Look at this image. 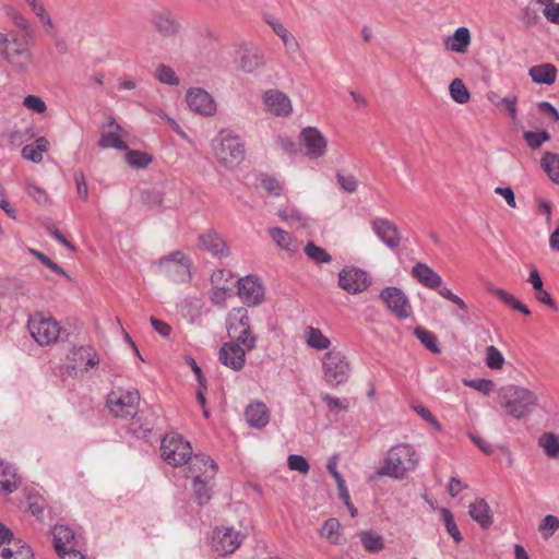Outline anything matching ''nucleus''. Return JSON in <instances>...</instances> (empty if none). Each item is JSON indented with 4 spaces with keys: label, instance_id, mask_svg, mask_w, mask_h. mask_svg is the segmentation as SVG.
<instances>
[{
    "label": "nucleus",
    "instance_id": "1",
    "mask_svg": "<svg viewBox=\"0 0 559 559\" xmlns=\"http://www.w3.org/2000/svg\"><path fill=\"white\" fill-rule=\"evenodd\" d=\"M485 395L491 392L497 394L499 405L504 412L514 417L522 418L533 411L536 404V396L525 386H474Z\"/></svg>",
    "mask_w": 559,
    "mask_h": 559
},
{
    "label": "nucleus",
    "instance_id": "2",
    "mask_svg": "<svg viewBox=\"0 0 559 559\" xmlns=\"http://www.w3.org/2000/svg\"><path fill=\"white\" fill-rule=\"evenodd\" d=\"M215 162L226 170H234L246 158V144L241 136L231 131H221L211 142Z\"/></svg>",
    "mask_w": 559,
    "mask_h": 559
},
{
    "label": "nucleus",
    "instance_id": "3",
    "mask_svg": "<svg viewBox=\"0 0 559 559\" xmlns=\"http://www.w3.org/2000/svg\"><path fill=\"white\" fill-rule=\"evenodd\" d=\"M417 465L418 456L415 449L411 444L401 443L388 451L383 465L378 469L377 474L394 479H404Z\"/></svg>",
    "mask_w": 559,
    "mask_h": 559
},
{
    "label": "nucleus",
    "instance_id": "4",
    "mask_svg": "<svg viewBox=\"0 0 559 559\" xmlns=\"http://www.w3.org/2000/svg\"><path fill=\"white\" fill-rule=\"evenodd\" d=\"M99 356L91 346H80L72 348L66 357L64 365L61 367V374L73 380L82 379L83 374L99 365Z\"/></svg>",
    "mask_w": 559,
    "mask_h": 559
},
{
    "label": "nucleus",
    "instance_id": "5",
    "mask_svg": "<svg viewBox=\"0 0 559 559\" xmlns=\"http://www.w3.org/2000/svg\"><path fill=\"white\" fill-rule=\"evenodd\" d=\"M26 325L32 338L39 346L57 343L62 330L53 317L39 311L28 317Z\"/></svg>",
    "mask_w": 559,
    "mask_h": 559
},
{
    "label": "nucleus",
    "instance_id": "6",
    "mask_svg": "<svg viewBox=\"0 0 559 559\" xmlns=\"http://www.w3.org/2000/svg\"><path fill=\"white\" fill-rule=\"evenodd\" d=\"M140 394L135 388L115 386L108 394L106 406L115 417L127 418L136 414Z\"/></svg>",
    "mask_w": 559,
    "mask_h": 559
},
{
    "label": "nucleus",
    "instance_id": "7",
    "mask_svg": "<svg viewBox=\"0 0 559 559\" xmlns=\"http://www.w3.org/2000/svg\"><path fill=\"white\" fill-rule=\"evenodd\" d=\"M31 45L32 38L26 33L13 35L5 45L4 58L16 71L25 72L33 66Z\"/></svg>",
    "mask_w": 559,
    "mask_h": 559
},
{
    "label": "nucleus",
    "instance_id": "8",
    "mask_svg": "<svg viewBox=\"0 0 559 559\" xmlns=\"http://www.w3.org/2000/svg\"><path fill=\"white\" fill-rule=\"evenodd\" d=\"M157 266L159 273L174 283H186L191 280L192 261L181 251L162 257Z\"/></svg>",
    "mask_w": 559,
    "mask_h": 559
},
{
    "label": "nucleus",
    "instance_id": "9",
    "mask_svg": "<svg viewBox=\"0 0 559 559\" xmlns=\"http://www.w3.org/2000/svg\"><path fill=\"white\" fill-rule=\"evenodd\" d=\"M412 274L423 286L437 290L442 298L451 301L462 311H467L465 301L461 297L453 294L448 287H442V277L430 266L424 263H417L413 267Z\"/></svg>",
    "mask_w": 559,
    "mask_h": 559
},
{
    "label": "nucleus",
    "instance_id": "10",
    "mask_svg": "<svg viewBox=\"0 0 559 559\" xmlns=\"http://www.w3.org/2000/svg\"><path fill=\"white\" fill-rule=\"evenodd\" d=\"M162 457L173 466H181L188 463L192 455L191 444L177 432L168 433L160 444Z\"/></svg>",
    "mask_w": 559,
    "mask_h": 559
},
{
    "label": "nucleus",
    "instance_id": "11",
    "mask_svg": "<svg viewBox=\"0 0 559 559\" xmlns=\"http://www.w3.org/2000/svg\"><path fill=\"white\" fill-rule=\"evenodd\" d=\"M322 369L324 379L329 383L342 384L349 379L350 366L341 352H328L322 360Z\"/></svg>",
    "mask_w": 559,
    "mask_h": 559
},
{
    "label": "nucleus",
    "instance_id": "12",
    "mask_svg": "<svg viewBox=\"0 0 559 559\" xmlns=\"http://www.w3.org/2000/svg\"><path fill=\"white\" fill-rule=\"evenodd\" d=\"M379 298L396 319L406 320L413 316L412 304L401 288L385 287L380 292Z\"/></svg>",
    "mask_w": 559,
    "mask_h": 559
},
{
    "label": "nucleus",
    "instance_id": "13",
    "mask_svg": "<svg viewBox=\"0 0 559 559\" xmlns=\"http://www.w3.org/2000/svg\"><path fill=\"white\" fill-rule=\"evenodd\" d=\"M262 104L265 112L278 118H287L293 112L290 98L277 88L266 90L262 94Z\"/></svg>",
    "mask_w": 559,
    "mask_h": 559
},
{
    "label": "nucleus",
    "instance_id": "14",
    "mask_svg": "<svg viewBox=\"0 0 559 559\" xmlns=\"http://www.w3.org/2000/svg\"><path fill=\"white\" fill-rule=\"evenodd\" d=\"M305 154L310 159L323 157L328 151V139L314 127L304 128L300 132Z\"/></svg>",
    "mask_w": 559,
    "mask_h": 559
},
{
    "label": "nucleus",
    "instance_id": "15",
    "mask_svg": "<svg viewBox=\"0 0 559 559\" xmlns=\"http://www.w3.org/2000/svg\"><path fill=\"white\" fill-rule=\"evenodd\" d=\"M151 25L163 37L177 36L181 31V24L175 14L168 9H157L151 13Z\"/></svg>",
    "mask_w": 559,
    "mask_h": 559
},
{
    "label": "nucleus",
    "instance_id": "16",
    "mask_svg": "<svg viewBox=\"0 0 559 559\" xmlns=\"http://www.w3.org/2000/svg\"><path fill=\"white\" fill-rule=\"evenodd\" d=\"M212 544L219 555H230L240 546L241 536L233 527H217L213 533Z\"/></svg>",
    "mask_w": 559,
    "mask_h": 559
},
{
    "label": "nucleus",
    "instance_id": "17",
    "mask_svg": "<svg viewBox=\"0 0 559 559\" xmlns=\"http://www.w3.org/2000/svg\"><path fill=\"white\" fill-rule=\"evenodd\" d=\"M338 285L349 294H359L369 286L367 274L357 267H345L338 274Z\"/></svg>",
    "mask_w": 559,
    "mask_h": 559
},
{
    "label": "nucleus",
    "instance_id": "18",
    "mask_svg": "<svg viewBox=\"0 0 559 559\" xmlns=\"http://www.w3.org/2000/svg\"><path fill=\"white\" fill-rule=\"evenodd\" d=\"M189 108L201 116H213L216 112V104L213 97L202 88H191L186 96Z\"/></svg>",
    "mask_w": 559,
    "mask_h": 559
},
{
    "label": "nucleus",
    "instance_id": "19",
    "mask_svg": "<svg viewBox=\"0 0 559 559\" xmlns=\"http://www.w3.org/2000/svg\"><path fill=\"white\" fill-rule=\"evenodd\" d=\"M238 295L248 306H258L263 301L264 288L258 278L246 276L238 281Z\"/></svg>",
    "mask_w": 559,
    "mask_h": 559
},
{
    "label": "nucleus",
    "instance_id": "20",
    "mask_svg": "<svg viewBox=\"0 0 559 559\" xmlns=\"http://www.w3.org/2000/svg\"><path fill=\"white\" fill-rule=\"evenodd\" d=\"M124 136V130L115 119H110L102 128L98 145L103 148L127 150V144L123 141Z\"/></svg>",
    "mask_w": 559,
    "mask_h": 559
},
{
    "label": "nucleus",
    "instance_id": "21",
    "mask_svg": "<svg viewBox=\"0 0 559 559\" xmlns=\"http://www.w3.org/2000/svg\"><path fill=\"white\" fill-rule=\"evenodd\" d=\"M246 352L238 343L227 342L221 347L218 358L223 365L240 370L246 361Z\"/></svg>",
    "mask_w": 559,
    "mask_h": 559
},
{
    "label": "nucleus",
    "instance_id": "22",
    "mask_svg": "<svg viewBox=\"0 0 559 559\" xmlns=\"http://www.w3.org/2000/svg\"><path fill=\"white\" fill-rule=\"evenodd\" d=\"M374 234L391 249L400 246V234L396 225L386 218H376L371 222Z\"/></svg>",
    "mask_w": 559,
    "mask_h": 559
},
{
    "label": "nucleus",
    "instance_id": "23",
    "mask_svg": "<svg viewBox=\"0 0 559 559\" xmlns=\"http://www.w3.org/2000/svg\"><path fill=\"white\" fill-rule=\"evenodd\" d=\"M472 44V33L468 27H457L452 35L443 39L445 50L464 55L468 51Z\"/></svg>",
    "mask_w": 559,
    "mask_h": 559
},
{
    "label": "nucleus",
    "instance_id": "24",
    "mask_svg": "<svg viewBox=\"0 0 559 559\" xmlns=\"http://www.w3.org/2000/svg\"><path fill=\"white\" fill-rule=\"evenodd\" d=\"M188 463V471L193 476V479L197 475H201L203 478H214L216 475V463L204 454L191 455Z\"/></svg>",
    "mask_w": 559,
    "mask_h": 559
},
{
    "label": "nucleus",
    "instance_id": "25",
    "mask_svg": "<svg viewBox=\"0 0 559 559\" xmlns=\"http://www.w3.org/2000/svg\"><path fill=\"white\" fill-rule=\"evenodd\" d=\"M267 234L280 250L285 251L289 255L298 252L299 242L289 231L280 227H271L267 229Z\"/></svg>",
    "mask_w": 559,
    "mask_h": 559
},
{
    "label": "nucleus",
    "instance_id": "26",
    "mask_svg": "<svg viewBox=\"0 0 559 559\" xmlns=\"http://www.w3.org/2000/svg\"><path fill=\"white\" fill-rule=\"evenodd\" d=\"M199 241L201 248L214 257L221 258L228 253L225 240L216 231L210 230L204 233L200 236Z\"/></svg>",
    "mask_w": 559,
    "mask_h": 559
},
{
    "label": "nucleus",
    "instance_id": "27",
    "mask_svg": "<svg viewBox=\"0 0 559 559\" xmlns=\"http://www.w3.org/2000/svg\"><path fill=\"white\" fill-rule=\"evenodd\" d=\"M468 514L481 528H488L493 523L490 507L483 498H478L469 504Z\"/></svg>",
    "mask_w": 559,
    "mask_h": 559
},
{
    "label": "nucleus",
    "instance_id": "28",
    "mask_svg": "<svg viewBox=\"0 0 559 559\" xmlns=\"http://www.w3.org/2000/svg\"><path fill=\"white\" fill-rule=\"evenodd\" d=\"M245 416L248 424L258 429L265 427L270 421L269 409L260 402L249 404L246 408Z\"/></svg>",
    "mask_w": 559,
    "mask_h": 559
},
{
    "label": "nucleus",
    "instance_id": "29",
    "mask_svg": "<svg viewBox=\"0 0 559 559\" xmlns=\"http://www.w3.org/2000/svg\"><path fill=\"white\" fill-rule=\"evenodd\" d=\"M53 546L58 555L73 549L74 533L64 525H56L52 530Z\"/></svg>",
    "mask_w": 559,
    "mask_h": 559
},
{
    "label": "nucleus",
    "instance_id": "30",
    "mask_svg": "<svg viewBox=\"0 0 559 559\" xmlns=\"http://www.w3.org/2000/svg\"><path fill=\"white\" fill-rule=\"evenodd\" d=\"M557 74V68L551 63H542L528 69V75L536 84L551 85L556 82Z\"/></svg>",
    "mask_w": 559,
    "mask_h": 559
},
{
    "label": "nucleus",
    "instance_id": "31",
    "mask_svg": "<svg viewBox=\"0 0 559 559\" xmlns=\"http://www.w3.org/2000/svg\"><path fill=\"white\" fill-rule=\"evenodd\" d=\"M50 147L49 141L45 136L37 138L33 143L25 145L22 148V157L33 163H41L44 153Z\"/></svg>",
    "mask_w": 559,
    "mask_h": 559
},
{
    "label": "nucleus",
    "instance_id": "32",
    "mask_svg": "<svg viewBox=\"0 0 559 559\" xmlns=\"http://www.w3.org/2000/svg\"><path fill=\"white\" fill-rule=\"evenodd\" d=\"M227 332L231 336L250 325V319L246 308H234L227 316Z\"/></svg>",
    "mask_w": 559,
    "mask_h": 559
},
{
    "label": "nucleus",
    "instance_id": "33",
    "mask_svg": "<svg viewBox=\"0 0 559 559\" xmlns=\"http://www.w3.org/2000/svg\"><path fill=\"white\" fill-rule=\"evenodd\" d=\"M20 486V478L17 477L15 469L0 460V491L4 493H11L16 490Z\"/></svg>",
    "mask_w": 559,
    "mask_h": 559
},
{
    "label": "nucleus",
    "instance_id": "34",
    "mask_svg": "<svg viewBox=\"0 0 559 559\" xmlns=\"http://www.w3.org/2000/svg\"><path fill=\"white\" fill-rule=\"evenodd\" d=\"M273 32L282 39L287 52L294 53L299 50V43L296 37L286 28V26L275 20L267 21Z\"/></svg>",
    "mask_w": 559,
    "mask_h": 559
},
{
    "label": "nucleus",
    "instance_id": "35",
    "mask_svg": "<svg viewBox=\"0 0 559 559\" xmlns=\"http://www.w3.org/2000/svg\"><path fill=\"white\" fill-rule=\"evenodd\" d=\"M0 559H34V552L21 540L13 542V546H0Z\"/></svg>",
    "mask_w": 559,
    "mask_h": 559
},
{
    "label": "nucleus",
    "instance_id": "36",
    "mask_svg": "<svg viewBox=\"0 0 559 559\" xmlns=\"http://www.w3.org/2000/svg\"><path fill=\"white\" fill-rule=\"evenodd\" d=\"M486 97L497 108H503L513 120L516 119L518 97L515 95L501 97L498 93L490 91L486 94Z\"/></svg>",
    "mask_w": 559,
    "mask_h": 559
},
{
    "label": "nucleus",
    "instance_id": "37",
    "mask_svg": "<svg viewBox=\"0 0 559 559\" xmlns=\"http://www.w3.org/2000/svg\"><path fill=\"white\" fill-rule=\"evenodd\" d=\"M213 478H203L201 475H197L193 479L192 488L195 501L203 506L211 499V487L210 481Z\"/></svg>",
    "mask_w": 559,
    "mask_h": 559
},
{
    "label": "nucleus",
    "instance_id": "38",
    "mask_svg": "<svg viewBox=\"0 0 559 559\" xmlns=\"http://www.w3.org/2000/svg\"><path fill=\"white\" fill-rule=\"evenodd\" d=\"M306 342L308 346L317 349L324 350L331 346V341L328 336L323 334V332L313 326L306 328Z\"/></svg>",
    "mask_w": 559,
    "mask_h": 559
},
{
    "label": "nucleus",
    "instance_id": "39",
    "mask_svg": "<svg viewBox=\"0 0 559 559\" xmlns=\"http://www.w3.org/2000/svg\"><path fill=\"white\" fill-rule=\"evenodd\" d=\"M538 445L550 459L559 457V436L554 432H544L538 438Z\"/></svg>",
    "mask_w": 559,
    "mask_h": 559
},
{
    "label": "nucleus",
    "instance_id": "40",
    "mask_svg": "<svg viewBox=\"0 0 559 559\" xmlns=\"http://www.w3.org/2000/svg\"><path fill=\"white\" fill-rule=\"evenodd\" d=\"M542 167L549 179L559 185V155L550 152L545 153L542 158Z\"/></svg>",
    "mask_w": 559,
    "mask_h": 559
},
{
    "label": "nucleus",
    "instance_id": "41",
    "mask_svg": "<svg viewBox=\"0 0 559 559\" xmlns=\"http://www.w3.org/2000/svg\"><path fill=\"white\" fill-rule=\"evenodd\" d=\"M449 92L451 98L460 105H464L471 99V93L462 79L456 78L452 80L449 85Z\"/></svg>",
    "mask_w": 559,
    "mask_h": 559
},
{
    "label": "nucleus",
    "instance_id": "42",
    "mask_svg": "<svg viewBox=\"0 0 559 559\" xmlns=\"http://www.w3.org/2000/svg\"><path fill=\"white\" fill-rule=\"evenodd\" d=\"M124 159L130 167L146 168L153 160V157L142 151L130 150L127 146Z\"/></svg>",
    "mask_w": 559,
    "mask_h": 559
},
{
    "label": "nucleus",
    "instance_id": "43",
    "mask_svg": "<svg viewBox=\"0 0 559 559\" xmlns=\"http://www.w3.org/2000/svg\"><path fill=\"white\" fill-rule=\"evenodd\" d=\"M340 526L338 520L334 518L328 519L320 530L321 537L325 538L331 544H341Z\"/></svg>",
    "mask_w": 559,
    "mask_h": 559
},
{
    "label": "nucleus",
    "instance_id": "44",
    "mask_svg": "<svg viewBox=\"0 0 559 559\" xmlns=\"http://www.w3.org/2000/svg\"><path fill=\"white\" fill-rule=\"evenodd\" d=\"M506 359L502 353L493 345H489L485 350V364L491 370L502 369Z\"/></svg>",
    "mask_w": 559,
    "mask_h": 559
},
{
    "label": "nucleus",
    "instance_id": "45",
    "mask_svg": "<svg viewBox=\"0 0 559 559\" xmlns=\"http://www.w3.org/2000/svg\"><path fill=\"white\" fill-rule=\"evenodd\" d=\"M360 542L364 548L370 552L380 551L384 547L382 537L369 531L360 533Z\"/></svg>",
    "mask_w": 559,
    "mask_h": 559
},
{
    "label": "nucleus",
    "instance_id": "46",
    "mask_svg": "<svg viewBox=\"0 0 559 559\" xmlns=\"http://www.w3.org/2000/svg\"><path fill=\"white\" fill-rule=\"evenodd\" d=\"M440 514H441V519L444 523V526L447 528V532L451 535V537L456 543L462 542L463 537L461 535V532H460L456 523L454 522V518H453V514L451 513V511L447 508H442L440 510Z\"/></svg>",
    "mask_w": 559,
    "mask_h": 559
},
{
    "label": "nucleus",
    "instance_id": "47",
    "mask_svg": "<svg viewBox=\"0 0 559 559\" xmlns=\"http://www.w3.org/2000/svg\"><path fill=\"white\" fill-rule=\"evenodd\" d=\"M154 78L163 84L178 85L179 79L173 68L166 64H159L155 72Z\"/></svg>",
    "mask_w": 559,
    "mask_h": 559
},
{
    "label": "nucleus",
    "instance_id": "48",
    "mask_svg": "<svg viewBox=\"0 0 559 559\" xmlns=\"http://www.w3.org/2000/svg\"><path fill=\"white\" fill-rule=\"evenodd\" d=\"M417 338L432 353H440V348L438 346V340L435 333L425 330L420 326L416 328L414 331Z\"/></svg>",
    "mask_w": 559,
    "mask_h": 559
},
{
    "label": "nucleus",
    "instance_id": "49",
    "mask_svg": "<svg viewBox=\"0 0 559 559\" xmlns=\"http://www.w3.org/2000/svg\"><path fill=\"white\" fill-rule=\"evenodd\" d=\"M304 251L316 263H329L332 260L331 255L323 248L313 242H308Z\"/></svg>",
    "mask_w": 559,
    "mask_h": 559
},
{
    "label": "nucleus",
    "instance_id": "50",
    "mask_svg": "<svg viewBox=\"0 0 559 559\" xmlns=\"http://www.w3.org/2000/svg\"><path fill=\"white\" fill-rule=\"evenodd\" d=\"M229 337L235 340L236 341L235 343H238L247 352L252 350L255 347L257 338L252 334L250 325L247 329L241 330L240 332H238Z\"/></svg>",
    "mask_w": 559,
    "mask_h": 559
},
{
    "label": "nucleus",
    "instance_id": "51",
    "mask_svg": "<svg viewBox=\"0 0 559 559\" xmlns=\"http://www.w3.org/2000/svg\"><path fill=\"white\" fill-rule=\"evenodd\" d=\"M557 530H559V519L551 514L546 515L538 525L544 539L551 537Z\"/></svg>",
    "mask_w": 559,
    "mask_h": 559
},
{
    "label": "nucleus",
    "instance_id": "52",
    "mask_svg": "<svg viewBox=\"0 0 559 559\" xmlns=\"http://www.w3.org/2000/svg\"><path fill=\"white\" fill-rule=\"evenodd\" d=\"M25 191L36 203L40 205L48 204L50 201L47 191L32 182H26Z\"/></svg>",
    "mask_w": 559,
    "mask_h": 559
},
{
    "label": "nucleus",
    "instance_id": "53",
    "mask_svg": "<svg viewBox=\"0 0 559 559\" xmlns=\"http://www.w3.org/2000/svg\"><path fill=\"white\" fill-rule=\"evenodd\" d=\"M322 400L325 402L328 408L333 413L347 411L349 401L347 399H338L330 394H322Z\"/></svg>",
    "mask_w": 559,
    "mask_h": 559
},
{
    "label": "nucleus",
    "instance_id": "54",
    "mask_svg": "<svg viewBox=\"0 0 559 559\" xmlns=\"http://www.w3.org/2000/svg\"><path fill=\"white\" fill-rule=\"evenodd\" d=\"M33 13L37 16L41 25L45 27V31L48 35H52L55 32V24L51 20V16L47 12L44 3L38 5Z\"/></svg>",
    "mask_w": 559,
    "mask_h": 559
},
{
    "label": "nucleus",
    "instance_id": "55",
    "mask_svg": "<svg viewBox=\"0 0 559 559\" xmlns=\"http://www.w3.org/2000/svg\"><path fill=\"white\" fill-rule=\"evenodd\" d=\"M336 180L340 187L348 193L355 192L358 188V181L353 175H347L338 171L336 173Z\"/></svg>",
    "mask_w": 559,
    "mask_h": 559
},
{
    "label": "nucleus",
    "instance_id": "56",
    "mask_svg": "<svg viewBox=\"0 0 559 559\" xmlns=\"http://www.w3.org/2000/svg\"><path fill=\"white\" fill-rule=\"evenodd\" d=\"M24 107L36 114H44L47 109L43 98L36 95H27L23 100Z\"/></svg>",
    "mask_w": 559,
    "mask_h": 559
},
{
    "label": "nucleus",
    "instance_id": "57",
    "mask_svg": "<svg viewBox=\"0 0 559 559\" xmlns=\"http://www.w3.org/2000/svg\"><path fill=\"white\" fill-rule=\"evenodd\" d=\"M287 464L292 471H297L301 474H307L310 469L308 461L298 454L289 455L287 459Z\"/></svg>",
    "mask_w": 559,
    "mask_h": 559
},
{
    "label": "nucleus",
    "instance_id": "58",
    "mask_svg": "<svg viewBox=\"0 0 559 559\" xmlns=\"http://www.w3.org/2000/svg\"><path fill=\"white\" fill-rule=\"evenodd\" d=\"M524 139L527 142V145L532 148H538L544 142L550 139L549 134L546 131L540 132H525Z\"/></svg>",
    "mask_w": 559,
    "mask_h": 559
},
{
    "label": "nucleus",
    "instance_id": "59",
    "mask_svg": "<svg viewBox=\"0 0 559 559\" xmlns=\"http://www.w3.org/2000/svg\"><path fill=\"white\" fill-rule=\"evenodd\" d=\"M261 187L265 192L273 197H280L283 190L282 182L273 177H266L262 179Z\"/></svg>",
    "mask_w": 559,
    "mask_h": 559
},
{
    "label": "nucleus",
    "instance_id": "60",
    "mask_svg": "<svg viewBox=\"0 0 559 559\" xmlns=\"http://www.w3.org/2000/svg\"><path fill=\"white\" fill-rule=\"evenodd\" d=\"M282 221L287 223H299L304 219V214L298 209L286 207L278 212Z\"/></svg>",
    "mask_w": 559,
    "mask_h": 559
},
{
    "label": "nucleus",
    "instance_id": "61",
    "mask_svg": "<svg viewBox=\"0 0 559 559\" xmlns=\"http://www.w3.org/2000/svg\"><path fill=\"white\" fill-rule=\"evenodd\" d=\"M413 409L427 423H429L437 431L441 430V425L439 421L432 416V414L420 404L413 405Z\"/></svg>",
    "mask_w": 559,
    "mask_h": 559
},
{
    "label": "nucleus",
    "instance_id": "62",
    "mask_svg": "<svg viewBox=\"0 0 559 559\" xmlns=\"http://www.w3.org/2000/svg\"><path fill=\"white\" fill-rule=\"evenodd\" d=\"M488 290L493 296H496L499 300H501L503 304L510 306L511 308H513L514 304L518 300L512 294L508 293L504 289L491 286L488 288Z\"/></svg>",
    "mask_w": 559,
    "mask_h": 559
},
{
    "label": "nucleus",
    "instance_id": "63",
    "mask_svg": "<svg viewBox=\"0 0 559 559\" xmlns=\"http://www.w3.org/2000/svg\"><path fill=\"white\" fill-rule=\"evenodd\" d=\"M275 143L285 153L293 154L297 152V144L289 136L278 135L275 140Z\"/></svg>",
    "mask_w": 559,
    "mask_h": 559
},
{
    "label": "nucleus",
    "instance_id": "64",
    "mask_svg": "<svg viewBox=\"0 0 559 559\" xmlns=\"http://www.w3.org/2000/svg\"><path fill=\"white\" fill-rule=\"evenodd\" d=\"M543 14L548 22L559 24V3L552 1L547 4L543 10Z\"/></svg>",
    "mask_w": 559,
    "mask_h": 559
}]
</instances>
